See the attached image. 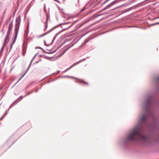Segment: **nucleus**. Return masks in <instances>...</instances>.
Instances as JSON below:
<instances>
[{
    "mask_svg": "<svg viewBox=\"0 0 159 159\" xmlns=\"http://www.w3.org/2000/svg\"><path fill=\"white\" fill-rule=\"evenodd\" d=\"M146 138V136L143 135L141 129L138 126L134 128L128 137V139L132 141H145Z\"/></svg>",
    "mask_w": 159,
    "mask_h": 159,
    "instance_id": "f257e3e1",
    "label": "nucleus"
},
{
    "mask_svg": "<svg viewBox=\"0 0 159 159\" xmlns=\"http://www.w3.org/2000/svg\"><path fill=\"white\" fill-rule=\"evenodd\" d=\"M20 22V17H18L16 20V23L15 25V39L12 43L11 45V48L12 47V45L15 43L16 39L17 37V35L18 33V30L19 27V25Z\"/></svg>",
    "mask_w": 159,
    "mask_h": 159,
    "instance_id": "f03ea898",
    "label": "nucleus"
},
{
    "mask_svg": "<svg viewBox=\"0 0 159 159\" xmlns=\"http://www.w3.org/2000/svg\"><path fill=\"white\" fill-rule=\"evenodd\" d=\"M9 34H7L4 40V43L3 45V46L2 48V50L4 46L6 45L8 43L9 41Z\"/></svg>",
    "mask_w": 159,
    "mask_h": 159,
    "instance_id": "7ed1b4c3",
    "label": "nucleus"
},
{
    "mask_svg": "<svg viewBox=\"0 0 159 159\" xmlns=\"http://www.w3.org/2000/svg\"><path fill=\"white\" fill-rule=\"evenodd\" d=\"M13 27V21H12L9 24L8 28V30L7 31V34H10L11 31L12 30Z\"/></svg>",
    "mask_w": 159,
    "mask_h": 159,
    "instance_id": "20e7f679",
    "label": "nucleus"
},
{
    "mask_svg": "<svg viewBox=\"0 0 159 159\" xmlns=\"http://www.w3.org/2000/svg\"><path fill=\"white\" fill-rule=\"evenodd\" d=\"M114 1L113 2L111 3H110L109 5H108L107 6L103 9V10H106L108 8L111 7V6H112L114 4Z\"/></svg>",
    "mask_w": 159,
    "mask_h": 159,
    "instance_id": "39448f33",
    "label": "nucleus"
},
{
    "mask_svg": "<svg viewBox=\"0 0 159 159\" xmlns=\"http://www.w3.org/2000/svg\"><path fill=\"white\" fill-rule=\"evenodd\" d=\"M78 63V62H76V63H74V64H72V65H71L70 66L69 68H68L66 69V70H69V69H71V68H72V67H74V66H75Z\"/></svg>",
    "mask_w": 159,
    "mask_h": 159,
    "instance_id": "423d86ee",
    "label": "nucleus"
},
{
    "mask_svg": "<svg viewBox=\"0 0 159 159\" xmlns=\"http://www.w3.org/2000/svg\"><path fill=\"white\" fill-rule=\"evenodd\" d=\"M146 116H143L140 119V121L142 122H143L145 120Z\"/></svg>",
    "mask_w": 159,
    "mask_h": 159,
    "instance_id": "0eeeda50",
    "label": "nucleus"
},
{
    "mask_svg": "<svg viewBox=\"0 0 159 159\" xmlns=\"http://www.w3.org/2000/svg\"><path fill=\"white\" fill-rule=\"evenodd\" d=\"M47 34V33H44L42 35L38 36H37V38L38 39H40L41 37L45 36Z\"/></svg>",
    "mask_w": 159,
    "mask_h": 159,
    "instance_id": "6e6552de",
    "label": "nucleus"
},
{
    "mask_svg": "<svg viewBox=\"0 0 159 159\" xmlns=\"http://www.w3.org/2000/svg\"><path fill=\"white\" fill-rule=\"evenodd\" d=\"M82 82L84 83L85 84H86L87 85H88V84H89L88 83H87L86 82H85L84 81H82Z\"/></svg>",
    "mask_w": 159,
    "mask_h": 159,
    "instance_id": "1a4fd4ad",
    "label": "nucleus"
},
{
    "mask_svg": "<svg viewBox=\"0 0 159 159\" xmlns=\"http://www.w3.org/2000/svg\"><path fill=\"white\" fill-rule=\"evenodd\" d=\"M22 53L23 56H24L25 53V51L24 50H23Z\"/></svg>",
    "mask_w": 159,
    "mask_h": 159,
    "instance_id": "9d476101",
    "label": "nucleus"
},
{
    "mask_svg": "<svg viewBox=\"0 0 159 159\" xmlns=\"http://www.w3.org/2000/svg\"><path fill=\"white\" fill-rule=\"evenodd\" d=\"M109 0H106L105 1V2L103 3H102V4H104L105 3L107 2V1H109Z\"/></svg>",
    "mask_w": 159,
    "mask_h": 159,
    "instance_id": "9b49d317",
    "label": "nucleus"
},
{
    "mask_svg": "<svg viewBox=\"0 0 159 159\" xmlns=\"http://www.w3.org/2000/svg\"><path fill=\"white\" fill-rule=\"evenodd\" d=\"M43 41L44 42V43H46V42H45V39H43Z\"/></svg>",
    "mask_w": 159,
    "mask_h": 159,
    "instance_id": "f8f14e48",
    "label": "nucleus"
},
{
    "mask_svg": "<svg viewBox=\"0 0 159 159\" xmlns=\"http://www.w3.org/2000/svg\"><path fill=\"white\" fill-rule=\"evenodd\" d=\"M159 24V23H156V24H154L153 25H155L157 24Z\"/></svg>",
    "mask_w": 159,
    "mask_h": 159,
    "instance_id": "ddd939ff",
    "label": "nucleus"
},
{
    "mask_svg": "<svg viewBox=\"0 0 159 159\" xmlns=\"http://www.w3.org/2000/svg\"><path fill=\"white\" fill-rule=\"evenodd\" d=\"M2 87L1 88H0V90L2 89Z\"/></svg>",
    "mask_w": 159,
    "mask_h": 159,
    "instance_id": "4468645a",
    "label": "nucleus"
},
{
    "mask_svg": "<svg viewBox=\"0 0 159 159\" xmlns=\"http://www.w3.org/2000/svg\"><path fill=\"white\" fill-rule=\"evenodd\" d=\"M70 77L71 78H74V77Z\"/></svg>",
    "mask_w": 159,
    "mask_h": 159,
    "instance_id": "2eb2a0df",
    "label": "nucleus"
},
{
    "mask_svg": "<svg viewBox=\"0 0 159 159\" xmlns=\"http://www.w3.org/2000/svg\"><path fill=\"white\" fill-rule=\"evenodd\" d=\"M23 76H22V77H21V78H22V77H23Z\"/></svg>",
    "mask_w": 159,
    "mask_h": 159,
    "instance_id": "dca6fc26",
    "label": "nucleus"
},
{
    "mask_svg": "<svg viewBox=\"0 0 159 159\" xmlns=\"http://www.w3.org/2000/svg\"><path fill=\"white\" fill-rule=\"evenodd\" d=\"M23 76H22V77H21V78H22V77H23Z\"/></svg>",
    "mask_w": 159,
    "mask_h": 159,
    "instance_id": "f3484780",
    "label": "nucleus"
}]
</instances>
